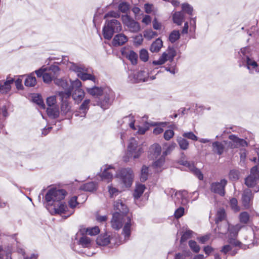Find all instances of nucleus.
<instances>
[{"label": "nucleus", "mask_w": 259, "mask_h": 259, "mask_svg": "<svg viewBox=\"0 0 259 259\" xmlns=\"http://www.w3.org/2000/svg\"><path fill=\"white\" fill-rule=\"evenodd\" d=\"M174 147H150L148 157L154 160L152 167L156 172H159L163 168L165 157L172 150Z\"/></svg>", "instance_id": "nucleus-2"}, {"label": "nucleus", "mask_w": 259, "mask_h": 259, "mask_svg": "<svg viewBox=\"0 0 259 259\" xmlns=\"http://www.w3.org/2000/svg\"><path fill=\"white\" fill-rule=\"evenodd\" d=\"M103 167V171L100 175L101 179L102 181L109 183L112 180L116 170L112 165H105Z\"/></svg>", "instance_id": "nucleus-13"}, {"label": "nucleus", "mask_w": 259, "mask_h": 259, "mask_svg": "<svg viewBox=\"0 0 259 259\" xmlns=\"http://www.w3.org/2000/svg\"><path fill=\"white\" fill-rule=\"evenodd\" d=\"M78 243L83 247H89L91 245V240L90 238L83 236L79 239Z\"/></svg>", "instance_id": "nucleus-45"}, {"label": "nucleus", "mask_w": 259, "mask_h": 259, "mask_svg": "<svg viewBox=\"0 0 259 259\" xmlns=\"http://www.w3.org/2000/svg\"><path fill=\"white\" fill-rule=\"evenodd\" d=\"M226 219V213L224 209H219L217 213L215 218V223L217 224L219 231H220V228L223 227L224 222L227 221L225 220Z\"/></svg>", "instance_id": "nucleus-21"}, {"label": "nucleus", "mask_w": 259, "mask_h": 259, "mask_svg": "<svg viewBox=\"0 0 259 259\" xmlns=\"http://www.w3.org/2000/svg\"><path fill=\"white\" fill-rule=\"evenodd\" d=\"M145 189V186L144 185H137L134 193V198L136 199H139L143 194Z\"/></svg>", "instance_id": "nucleus-39"}, {"label": "nucleus", "mask_w": 259, "mask_h": 259, "mask_svg": "<svg viewBox=\"0 0 259 259\" xmlns=\"http://www.w3.org/2000/svg\"><path fill=\"white\" fill-rule=\"evenodd\" d=\"M69 69L77 74V76L79 77L83 72L88 71L87 68L84 65L81 64L74 63L73 62H69L68 64Z\"/></svg>", "instance_id": "nucleus-18"}, {"label": "nucleus", "mask_w": 259, "mask_h": 259, "mask_svg": "<svg viewBox=\"0 0 259 259\" xmlns=\"http://www.w3.org/2000/svg\"><path fill=\"white\" fill-rule=\"evenodd\" d=\"M81 80L85 81L87 80H92L94 82L96 81V78L95 75L93 74L90 73L89 72V70L88 71H84L81 74L79 77Z\"/></svg>", "instance_id": "nucleus-43"}, {"label": "nucleus", "mask_w": 259, "mask_h": 259, "mask_svg": "<svg viewBox=\"0 0 259 259\" xmlns=\"http://www.w3.org/2000/svg\"><path fill=\"white\" fill-rule=\"evenodd\" d=\"M108 192L111 198H113L117 196L119 193V191L116 188L110 185L108 187Z\"/></svg>", "instance_id": "nucleus-55"}, {"label": "nucleus", "mask_w": 259, "mask_h": 259, "mask_svg": "<svg viewBox=\"0 0 259 259\" xmlns=\"http://www.w3.org/2000/svg\"><path fill=\"white\" fill-rule=\"evenodd\" d=\"M47 104L48 106V107L57 106L56 105V96H51L50 97H48L47 99Z\"/></svg>", "instance_id": "nucleus-62"}, {"label": "nucleus", "mask_w": 259, "mask_h": 259, "mask_svg": "<svg viewBox=\"0 0 259 259\" xmlns=\"http://www.w3.org/2000/svg\"><path fill=\"white\" fill-rule=\"evenodd\" d=\"M186 254L184 253H175L174 252H169L167 259H185Z\"/></svg>", "instance_id": "nucleus-46"}, {"label": "nucleus", "mask_w": 259, "mask_h": 259, "mask_svg": "<svg viewBox=\"0 0 259 259\" xmlns=\"http://www.w3.org/2000/svg\"><path fill=\"white\" fill-rule=\"evenodd\" d=\"M239 219L241 223L247 224L249 219V214L246 212H241L239 215Z\"/></svg>", "instance_id": "nucleus-58"}, {"label": "nucleus", "mask_w": 259, "mask_h": 259, "mask_svg": "<svg viewBox=\"0 0 259 259\" xmlns=\"http://www.w3.org/2000/svg\"><path fill=\"white\" fill-rule=\"evenodd\" d=\"M184 138L188 139L193 141H197L198 138L192 132H185L182 135Z\"/></svg>", "instance_id": "nucleus-53"}, {"label": "nucleus", "mask_w": 259, "mask_h": 259, "mask_svg": "<svg viewBox=\"0 0 259 259\" xmlns=\"http://www.w3.org/2000/svg\"><path fill=\"white\" fill-rule=\"evenodd\" d=\"M32 101L34 103L39 105L41 108L45 109V105L42 100L41 96L38 95H34L32 97Z\"/></svg>", "instance_id": "nucleus-50"}, {"label": "nucleus", "mask_w": 259, "mask_h": 259, "mask_svg": "<svg viewBox=\"0 0 259 259\" xmlns=\"http://www.w3.org/2000/svg\"><path fill=\"white\" fill-rule=\"evenodd\" d=\"M130 9V5L126 2H122L118 6L119 10L122 13H126Z\"/></svg>", "instance_id": "nucleus-60"}, {"label": "nucleus", "mask_w": 259, "mask_h": 259, "mask_svg": "<svg viewBox=\"0 0 259 259\" xmlns=\"http://www.w3.org/2000/svg\"><path fill=\"white\" fill-rule=\"evenodd\" d=\"M241 228L242 226L240 224L230 225L227 221H225L223 227L220 228L219 232L222 234H225L227 232H229V243L233 245L235 247L238 246L240 248L246 249L245 244H242L241 242L236 239L238 233Z\"/></svg>", "instance_id": "nucleus-5"}, {"label": "nucleus", "mask_w": 259, "mask_h": 259, "mask_svg": "<svg viewBox=\"0 0 259 259\" xmlns=\"http://www.w3.org/2000/svg\"><path fill=\"white\" fill-rule=\"evenodd\" d=\"M125 57L133 64H136L138 60V55L133 51H130L125 53Z\"/></svg>", "instance_id": "nucleus-41"}, {"label": "nucleus", "mask_w": 259, "mask_h": 259, "mask_svg": "<svg viewBox=\"0 0 259 259\" xmlns=\"http://www.w3.org/2000/svg\"><path fill=\"white\" fill-rule=\"evenodd\" d=\"M128 78L133 83L145 82L149 80V76L147 71L143 70L129 74Z\"/></svg>", "instance_id": "nucleus-10"}, {"label": "nucleus", "mask_w": 259, "mask_h": 259, "mask_svg": "<svg viewBox=\"0 0 259 259\" xmlns=\"http://www.w3.org/2000/svg\"><path fill=\"white\" fill-rule=\"evenodd\" d=\"M87 93L92 97L97 99L96 105L105 110L110 105V98L112 91L108 89L94 86L86 89Z\"/></svg>", "instance_id": "nucleus-3"}, {"label": "nucleus", "mask_w": 259, "mask_h": 259, "mask_svg": "<svg viewBox=\"0 0 259 259\" xmlns=\"http://www.w3.org/2000/svg\"><path fill=\"white\" fill-rule=\"evenodd\" d=\"M227 184V181L225 179H222L220 182L212 183L210 185V190L211 192L221 196H224L225 194V188Z\"/></svg>", "instance_id": "nucleus-14"}, {"label": "nucleus", "mask_w": 259, "mask_h": 259, "mask_svg": "<svg viewBox=\"0 0 259 259\" xmlns=\"http://www.w3.org/2000/svg\"><path fill=\"white\" fill-rule=\"evenodd\" d=\"M153 123L157 124L154 126H155V127L154 128L153 131V134L156 135L162 133L163 132V127H165L167 125V122H166L153 121Z\"/></svg>", "instance_id": "nucleus-34"}, {"label": "nucleus", "mask_w": 259, "mask_h": 259, "mask_svg": "<svg viewBox=\"0 0 259 259\" xmlns=\"http://www.w3.org/2000/svg\"><path fill=\"white\" fill-rule=\"evenodd\" d=\"M157 124L153 123V121H145L143 126H139L137 133L140 135L144 134L148 130L150 126H154Z\"/></svg>", "instance_id": "nucleus-30"}, {"label": "nucleus", "mask_w": 259, "mask_h": 259, "mask_svg": "<svg viewBox=\"0 0 259 259\" xmlns=\"http://www.w3.org/2000/svg\"><path fill=\"white\" fill-rule=\"evenodd\" d=\"M193 233V231L190 230H186L185 232H184L181 238V243L183 244V242H185L187 239L191 238Z\"/></svg>", "instance_id": "nucleus-52"}, {"label": "nucleus", "mask_w": 259, "mask_h": 259, "mask_svg": "<svg viewBox=\"0 0 259 259\" xmlns=\"http://www.w3.org/2000/svg\"><path fill=\"white\" fill-rule=\"evenodd\" d=\"M162 41L160 38H157L151 45L150 50L152 53H156L159 51L162 47Z\"/></svg>", "instance_id": "nucleus-31"}, {"label": "nucleus", "mask_w": 259, "mask_h": 259, "mask_svg": "<svg viewBox=\"0 0 259 259\" xmlns=\"http://www.w3.org/2000/svg\"><path fill=\"white\" fill-rule=\"evenodd\" d=\"M14 82V79L11 78L7 80L3 84L0 83V92L2 93H8L11 88V84Z\"/></svg>", "instance_id": "nucleus-28"}, {"label": "nucleus", "mask_w": 259, "mask_h": 259, "mask_svg": "<svg viewBox=\"0 0 259 259\" xmlns=\"http://www.w3.org/2000/svg\"><path fill=\"white\" fill-rule=\"evenodd\" d=\"M113 206L115 212L113 214L111 221V226L113 229L119 230L125 223L122 234L124 235V240L126 241L129 239L131 234V218L126 215L128 208L121 200L115 201Z\"/></svg>", "instance_id": "nucleus-1"}, {"label": "nucleus", "mask_w": 259, "mask_h": 259, "mask_svg": "<svg viewBox=\"0 0 259 259\" xmlns=\"http://www.w3.org/2000/svg\"><path fill=\"white\" fill-rule=\"evenodd\" d=\"M97 184L94 182H91L84 184L80 187V189L88 192H94L97 190Z\"/></svg>", "instance_id": "nucleus-27"}, {"label": "nucleus", "mask_w": 259, "mask_h": 259, "mask_svg": "<svg viewBox=\"0 0 259 259\" xmlns=\"http://www.w3.org/2000/svg\"><path fill=\"white\" fill-rule=\"evenodd\" d=\"M127 147L126 156L124 158L125 161H127L130 157H133L134 159L138 158L144 151L142 147Z\"/></svg>", "instance_id": "nucleus-15"}, {"label": "nucleus", "mask_w": 259, "mask_h": 259, "mask_svg": "<svg viewBox=\"0 0 259 259\" xmlns=\"http://www.w3.org/2000/svg\"><path fill=\"white\" fill-rule=\"evenodd\" d=\"M104 37L108 40L110 39L115 33L106 23L103 29Z\"/></svg>", "instance_id": "nucleus-37"}, {"label": "nucleus", "mask_w": 259, "mask_h": 259, "mask_svg": "<svg viewBox=\"0 0 259 259\" xmlns=\"http://www.w3.org/2000/svg\"><path fill=\"white\" fill-rule=\"evenodd\" d=\"M163 54H166L165 58L166 59V61L168 60L170 62H172L176 55V52L174 48L168 47L166 51L163 53Z\"/></svg>", "instance_id": "nucleus-35"}, {"label": "nucleus", "mask_w": 259, "mask_h": 259, "mask_svg": "<svg viewBox=\"0 0 259 259\" xmlns=\"http://www.w3.org/2000/svg\"><path fill=\"white\" fill-rule=\"evenodd\" d=\"M246 236L244 237L245 240L249 239L250 241H252V244L253 245H257L259 243V239H256L253 230L246 231Z\"/></svg>", "instance_id": "nucleus-32"}, {"label": "nucleus", "mask_w": 259, "mask_h": 259, "mask_svg": "<svg viewBox=\"0 0 259 259\" xmlns=\"http://www.w3.org/2000/svg\"><path fill=\"white\" fill-rule=\"evenodd\" d=\"M12 247L8 246L7 247L0 245V259H12Z\"/></svg>", "instance_id": "nucleus-23"}, {"label": "nucleus", "mask_w": 259, "mask_h": 259, "mask_svg": "<svg viewBox=\"0 0 259 259\" xmlns=\"http://www.w3.org/2000/svg\"><path fill=\"white\" fill-rule=\"evenodd\" d=\"M47 112L48 116L52 118H56L59 115V110L58 106L48 107Z\"/></svg>", "instance_id": "nucleus-29"}, {"label": "nucleus", "mask_w": 259, "mask_h": 259, "mask_svg": "<svg viewBox=\"0 0 259 259\" xmlns=\"http://www.w3.org/2000/svg\"><path fill=\"white\" fill-rule=\"evenodd\" d=\"M106 24L115 32H117L121 30V25L120 22L116 19H112L108 20Z\"/></svg>", "instance_id": "nucleus-25"}, {"label": "nucleus", "mask_w": 259, "mask_h": 259, "mask_svg": "<svg viewBox=\"0 0 259 259\" xmlns=\"http://www.w3.org/2000/svg\"><path fill=\"white\" fill-rule=\"evenodd\" d=\"M66 195V192L63 189L56 188L50 189L47 193L45 199L47 202L53 205L55 201H60L63 199Z\"/></svg>", "instance_id": "nucleus-7"}, {"label": "nucleus", "mask_w": 259, "mask_h": 259, "mask_svg": "<svg viewBox=\"0 0 259 259\" xmlns=\"http://www.w3.org/2000/svg\"><path fill=\"white\" fill-rule=\"evenodd\" d=\"M148 177V167L146 165H143L141 169L140 180L141 182H144L146 181Z\"/></svg>", "instance_id": "nucleus-47"}, {"label": "nucleus", "mask_w": 259, "mask_h": 259, "mask_svg": "<svg viewBox=\"0 0 259 259\" xmlns=\"http://www.w3.org/2000/svg\"><path fill=\"white\" fill-rule=\"evenodd\" d=\"M90 103V99H85L81 104L79 107V110L80 111V113L82 114L81 116L84 117L87 111L89 109V104Z\"/></svg>", "instance_id": "nucleus-40"}, {"label": "nucleus", "mask_w": 259, "mask_h": 259, "mask_svg": "<svg viewBox=\"0 0 259 259\" xmlns=\"http://www.w3.org/2000/svg\"><path fill=\"white\" fill-rule=\"evenodd\" d=\"M36 83V80L33 73L28 75L25 79L24 84L27 87H32Z\"/></svg>", "instance_id": "nucleus-36"}, {"label": "nucleus", "mask_w": 259, "mask_h": 259, "mask_svg": "<svg viewBox=\"0 0 259 259\" xmlns=\"http://www.w3.org/2000/svg\"><path fill=\"white\" fill-rule=\"evenodd\" d=\"M72 92V96L73 100L75 103H79L84 97V92L82 89L75 90Z\"/></svg>", "instance_id": "nucleus-26"}, {"label": "nucleus", "mask_w": 259, "mask_h": 259, "mask_svg": "<svg viewBox=\"0 0 259 259\" xmlns=\"http://www.w3.org/2000/svg\"><path fill=\"white\" fill-rule=\"evenodd\" d=\"M112 240V239H111L110 236L106 234L99 236L96 239V242L99 245L105 246L110 243Z\"/></svg>", "instance_id": "nucleus-24"}, {"label": "nucleus", "mask_w": 259, "mask_h": 259, "mask_svg": "<svg viewBox=\"0 0 259 259\" xmlns=\"http://www.w3.org/2000/svg\"><path fill=\"white\" fill-rule=\"evenodd\" d=\"M140 58L144 62L148 61L149 58L148 53L146 50L142 49L140 52Z\"/></svg>", "instance_id": "nucleus-63"}, {"label": "nucleus", "mask_w": 259, "mask_h": 259, "mask_svg": "<svg viewBox=\"0 0 259 259\" xmlns=\"http://www.w3.org/2000/svg\"><path fill=\"white\" fill-rule=\"evenodd\" d=\"M184 14L182 12H176L172 15L173 21L178 25H181L184 20Z\"/></svg>", "instance_id": "nucleus-33"}, {"label": "nucleus", "mask_w": 259, "mask_h": 259, "mask_svg": "<svg viewBox=\"0 0 259 259\" xmlns=\"http://www.w3.org/2000/svg\"><path fill=\"white\" fill-rule=\"evenodd\" d=\"M54 82L58 87H60L65 90L64 92H67L68 90L71 91L70 88H68V84L65 79H56L54 80Z\"/></svg>", "instance_id": "nucleus-38"}, {"label": "nucleus", "mask_w": 259, "mask_h": 259, "mask_svg": "<svg viewBox=\"0 0 259 259\" xmlns=\"http://www.w3.org/2000/svg\"><path fill=\"white\" fill-rule=\"evenodd\" d=\"M180 37L179 30H173L169 34V40L171 43L176 42Z\"/></svg>", "instance_id": "nucleus-48"}, {"label": "nucleus", "mask_w": 259, "mask_h": 259, "mask_svg": "<svg viewBox=\"0 0 259 259\" xmlns=\"http://www.w3.org/2000/svg\"><path fill=\"white\" fill-rule=\"evenodd\" d=\"M157 35L156 32L153 31L151 29L145 30L144 32V36L148 39H151Z\"/></svg>", "instance_id": "nucleus-56"}, {"label": "nucleus", "mask_w": 259, "mask_h": 259, "mask_svg": "<svg viewBox=\"0 0 259 259\" xmlns=\"http://www.w3.org/2000/svg\"><path fill=\"white\" fill-rule=\"evenodd\" d=\"M182 164L187 167L200 180H202L203 179V175L200 170V169L196 168L193 163L185 161L182 162Z\"/></svg>", "instance_id": "nucleus-20"}, {"label": "nucleus", "mask_w": 259, "mask_h": 259, "mask_svg": "<svg viewBox=\"0 0 259 259\" xmlns=\"http://www.w3.org/2000/svg\"><path fill=\"white\" fill-rule=\"evenodd\" d=\"M250 49L248 47L242 48L239 50L237 56L239 66L246 67L250 73H258L259 72L258 65L254 59L250 58Z\"/></svg>", "instance_id": "nucleus-4"}, {"label": "nucleus", "mask_w": 259, "mask_h": 259, "mask_svg": "<svg viewBox=\"0 0 259 259\" xmlns=\"http://www.w3.org/2000/svg\"><path fill=\"white\" fill-rule=\"evenodd\" d=\"M119 178L122 183L126 186L132 185L133 179V171L131 168H122L119 173Z\"/></svg>", "instance_id": "nucleus-9"}, {"label": "nucleus", "mask_w": 259, "mask_h": 259, "mask_svg": "<svg viewBox=\"0 0 259 259\" xmlns=\"http://www.w3.org/2000/svg\"><path fill=\"white\" fill-rule=\"evenodd\" d=\"M229 177L232 181H236L239 179L240 172L236 169H232L230 171Z\"/></svg>", "instance_id": "nucleus-49"}, {"label": "nucleus", "mask_w": 259, "mask_h": 259, "mask_svg": "<svg viewBox=\"0 0 259 259\" xmlns=\"http://www.w3.org/2000/svg\"><path fill=\"white\" fill-rule=\"evenodd\" d=\"M233 132H237L236 130ZM237 134H231L229 136V139L232 145L235 146H247L250 142L253 140L254 136L249 132L239 128L237 131Z\"/></svg>", "instance_id": "nucleus-6"}, {"label": "nucleus", "mask_w": 259, "mask_h": 259, "mask_svg": "<svg viewBox=\"0 0 259 259\" xmlns=\"http://www.w3.org/2000/svg\"><path fill=\"white\" fill-rule=\"evenodd\" d=\"M131 32H136L140 29L139 23L133 19L126 25Z\"/></svg>", "instance_id": "nucleus-42"}, {"label": "nucleus", "mask_w": 259, "mask_h": 259, "mask_svg": "<svg viewBox=\"0 0 259 259\" xmlns=\"http://www.w3.org/2000/svg\"><path fill=\"white\" fill-rule=\"evenodd\" d=\"M123 122H128L129 126L133 130H136V127L135 126V118L134 116L130 114L128 116H125L123 118Z\"/></svg>", "instance_id": "nucleus-44"}, {"label": "nucleus", "mask_w": 259, "mask_h": 259, "mask_svg": "<svg viewBox=\"0 0 259 259\" xmlns=\"http://www.w3.org/2000/svg\"><path fill=\"white\" fill-rule=\"evenodd\" d=\"M77 197L76 196H73L71 197L68 201L69 206L71 210H73V209L78 204V202L77 201Z\"/></svg>", "instance_id": "nucleus-61"}, {"label": "nucleus", "mask_w": 259, "mask_h": 259, "mask_svg": "<svg viewBox=\"0 0 259 259\" xmlns=\"http://www.w3.org/2000/svg\"><path fill=\"white\" fill-rule=\"evenodd\" d=\"M81 82L78 79H76L74 80L71 81V93L72 91H74L75 90H79L81 89Z\"/></svg>", "instance_id": "nucleus-51"}, {"label": "nucleus", "mask_w": 259, "mask_h": 259, "mask_svg": "<svg viewBox=\"0 0 259 259\" xmlns=\"http://www.w3.org/2000/svg\"><path fill=\"white\" fill-rule=\"evenodd\" d=\"M253 196L251 190L249 189H245L242 195V201L243 205L246 208H248L252 200Z\"/></svg>", "instance_id": "nucleus-17"}, {"label": "nucleus", "mask_w": 259, "mask_h": 259, "mask_svg": "<svg viewBox=\"0 0 259 259\" xmlns=\"http://www.w3.org/2000/svg\"><path fill=\"white\" fill-rule=\"evenodd\" d=\"M171 197L176 205H186L189 202L188 192L186 190L177 191Z\"/></svg>", "instance_id": "nucleus-8"}, {"label": "nucleus", "mask_w": 259, "mask_h": 259, "mask_svg": "<svg viewBox=\"0 0 259 259\" xmlns=\"http://www.w3.org/2000/svg\"><path fill=\"white\" fill-rule=\"evenodd\" d=\"M59 68L57 66H52L46 70L42 77L43 80L46 83L50 82L53 78L59 71Z\"/></svg>", "instance_id": "nucleus-16"}, {"label": "nucleus", "mask_w": 259, "mask_h": 259, "mask_svg": "<svg viewBox=\"0 0 259 259\" xmlns=\"http://www.w3.org/2000/svg\"><path fill=\"white\" fill-rule=\"evenodd\" d=\"M174 132L172 130H167L165 131L163 135L164 139L166 141L169 140L174 136Z\"/></svg>", "instance_id": "nucleus-64"}, {"label": "nucleus", "mask_w": 259, "mask_h": 259, "mask_svg": "<svg viewBox=\"0 0 259 259\" xmlns=\"http://www.w3.org/2000/svg\"><path fill=\"white\" fill-rule=\"evenodd\" d=\"M59 95L62 100L61 106V112L64 114H66L71 110L70 104L66 100L71 96V91L68 90L65 92H59Z\"/></svg>", "instance_id": "nucleus-12"}, {"label": "nucleus", "mask_w": 259, "mask_h": 259, "mask_svg": "<svg viewBox=\"0 0 259 259\" xmlns=\"http://www.w3.org/2000/svg\"><path fill=\"white\" fill-rule=\"evenodd\" d=\"M189 245L192 250L194 252L197 253L200 249V246L197 244V242L194 240H190L189 241Z\"/></svg>", "instance_id": "nucleus-54"}, {"label": "nucleus", "mask_w": 259, "mask_h": 259, "mask_svg": "<svg viewBox=\"0 0 259 259\" xmlns=\"http://www.w3.org/2000/svg\"><path fill=\"white\" fill-rule=\"evenodd\" d=\"M259 180V170L257 166H253L250 170V174L245 180V184L248 187H253Z\"/></svg>", "instance_id": "nucleus-11"}, {"label": "nucleus", "mask_w": 259, "mask_h": 259, "mask_svg": "<svg viewBox=\"0 0 259 259\" xmlns=\"http://www.w3.org/2000/svg\"><path fill=\"white\" fill-rule=\"evenodd\" d=\"M127 41V37L122 33L116 35L112 41V44L115 47L123 45Z\"/></svg>", "instance_id": "nucleus-22"}, {"label": "nucleus", "mask_w": 259, "mask_h": 259, "mask_svg": "<svg viewBox=\"0 0 259 259\" xmlns=\"http://www.w3.org/2000/svg\"><path fill=\"white\" fill-rule=\"evenodd\" d=\"M182 11L186 12L190 15H192L193 8L188 4L184 3L182 6Z\"/></svg>", "instance_id": "nucleus-57"}, {"label": "nucleus", "mask_w": 259, "mask_h": 259, "mask_svg": "<svg viewBox=\"0 0 259 259\" xmlns=\"http://www.w3.org/2000/svg\"><path fill=\"white\" fill-rule=\"evenodd\" d=\"M54 212L57 214H66L67 215L65 216V218H66L74 213V210H69L66 204L60 203L59 206L54 207Z\"/></svg>", "instance_id": "nucleus-19"}, {"label": "nucleus", "mask_w": 259, "mask_h": 259, "mask_svg": "<svg viewBox=\"0 0 259 259\" xmlns=\"http://www.w3.org/2000/svg\"><path fill=\"white\" fill-rule=\"evenodd\" d=\"M86 232L91 236H95L99 233L100 229L98 227L96 226L91 228H88Z\"/></svg>", "instance_id": "nucleus-59"}]
</instances>
